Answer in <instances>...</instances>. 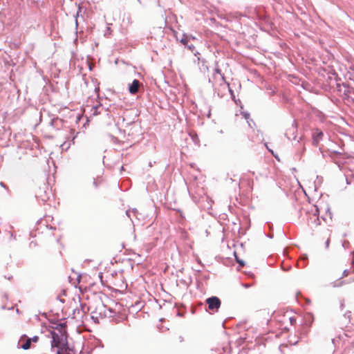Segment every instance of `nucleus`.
<instances>
[{"instance_id":"1a4fd4ad","label":"nucleus","mask_w":354,"mask_h":354,"mask_svg":"<svg viewBox=\"0 0 354 354\" xmlns=\"http://www.w3.org/2000/svg\"><path fill=\"white\" fill-rule=\"evenodd\" d=\"M322 136H323V133L322 131H318L314 134V137L316 139H321Z\"/></svg>"},{"instance_id":"f03ea898","label":"nucleus","mask_w":354,"mask_h":354,"mask_svg":"<svg viewBox=\"0 0 354 354\" xmlns=\"http://www.w3.org/2000/svg\"><path fill=\"white\" fill-rule=\"evenodd\" d=\"M307 213L310 214L309 220L311 221L312 223H314L315 225H320L319 218V209L317 205H310L307 210Z\"/></svg>"},{"instance_id":"2eb2a0df","label":"nucleus","mask_w":354,"mask_h":354,"mask_svg":"<svg viewBox=\"0 0 354 354\" xmlns=\"http://www.w3.org/2000/svg\"><path fill=\"white\" fill-rule=\"evenodd\" d=\"M236 261H237V262H238L240 265L243 266V261H239V260H238V259H236Z\"/></svg>"},{"instance_id":"20e7f679","label":"nucleus","mask_w":354,"mask_h":354,"mask_svg":"<svg viewBox=\"0 0 354 354\" xmlns=\"http://www.w3.org/2000/svg\"><path fill=\"white\" fill-rule=\"evenodd\" d=\"M52 341H51V348L54 347L57 348L58 350H61L62 348H64L65 347H62L61 345L62 338L61 336L57 334L55 331L51 332Z\"/></svg>"},{"instance_id":"9b49d317","label":"nucleus","mask_w":354,"mask_h":354,"mask_svg":"<svg viewBox=\"0 0 354 354\" xmlns=\"http://www.w3.org/2000/svg\"><path fill=\"white\" fill-rule=\"evenodd\" d=\"M187 48H188L190 50H192V51H193V50H194V48H195V47H194V45H188V44H187Z\"/></svg>"},{"instance_id":"39448f33","label":"nucleus","mask_w":354,"mask_h":354,"mask_svg":"<svg viewBox=\"0 0 354 354\" xmlns=\"http://www.w3.org/2000/svg\"><path fill=\"white\" fill-rule=\"evenodd\" d=\"M19 344H20L21 348L24 350L29 349L31 346L30 339L26 335L21 337Z\"/></svg>"},{"instance_id":"6e6552de","label":"nucleus","mask_w":354,"mask_h":354,"mask_svg":"<svg viewBox=\"0 0 354 354\" xmlns=\"http://www.w3.org/2000/svg\"><path fill=\"white\" fill-rule=\"evenodd\" d=\"M56 354H72V351H71L68 347L62 348L61 350H57Z\"/></svg>"},{"instance_id":"9d476101","label":"nucleus","mask_w":354,"mask_h":354,"mask_svg":"<svg viewBox=\"0 0 354 354\" xmlns=\"http://www.w3.org/2000/svg\"><path fill=\"white\" fill-rule=\"evenodd\" d=\"M39 339L38 336H34L30 338L31 343H37L39 341Z\"/></svg>"},{"instance_id":"7ed1b4c3","label":"nucleus","mask_w":354,"mask_h":354,"mask_svg":"<svg viewBox=\"0 0 354 354\" xmlns=\"http://www.w3.org/2000/svg\"><path fill=\"white\" fill-rule=\"evenodd\" d=\"M206 304L208 306V310L212 313L217 312L221 305V301L216 296L211 297L206 299Z\"/></svg>"},{"instance_id":"f8f14e48","label":"nucleus","mask_w":354,"mask_h":354,"mask_svg":"<svg viewBox=\"0 0 354 354\" xmlns=\"http://www.w3.org/2000/svg\"><path fill=\"white\" fill-rule=\"evenodd\" d=\"M58 326L60 327L61 329H63L66 327V324L65 323L60 324L58 325Z\"/></svg>"},{"instance_id":"423d86ee","label":"nucleus","mask_w":354,"mask_h":354,"mask_svg":"<svg viewBox=\"0 0 354 354\" xmlns=\"http://www.w3.org/2000/svg\"><path fill=\"white\" fill-rule=\"evenodd\" d=\"M140 83L138 80H134L129 87V91L131 94H136L138 92Z\"/></svg>"},{"instance_id":"4468645a","label":"nucleus","mask_w":354,"mask_h":354,"mask_svg":"<svg viewBox=\"0 0 354 354\" xmlns=\"http://www.w3.org/2000/svg\"><path fill=\"white\" fill-rule=\"evenodd\" d=\"M329 243H330V238H328L327 240H326V248L328 247Z\"/></svg>"},{"instance_id":"0eeeda50","label":"nucleus","mask_w":354,"mask_h":354,"mask_svg":"<svg viewBox=\"0 0 354 354\" xmlns=\"http://www.w3.org/2000/svg\"><path fill=\"white\" fill-rule=\"evenodd\" d=\"M191 39H194L195 37L192 35H183V37L180 39V42L185 46H187Z\"/></svg>"},{"instance_id":"f257e3e1","label":"nucleus","mask_w":354,"mask_h":354,"mask_svg":"<svg viewBox=\"0 0 354 354\" xmlns=\"http://www.w3.org/2000/svg\"><path fill=\"white\" fill-rule=\"evenodd\" d=\"M241 189H244L247 192H251L254 187L253 179L248 176H243L239 182Z\"/></svg>"},{"instance_id":"ddd939ff","label":"nucleus","mask_w":354,"mask_h":354,"mask_svg":"<svg viewBox=\"0 0 354 354\" xmlns=\"http://www.w3.org/2000/svg\"><path fill=\"white\" fill-rule=\"evenodd\" d=\"M215 73L221 75V71L219 68H216L215 69Z\"/></svg>"},{"instance_id":"dca6fc26","label":"nucleus","mask_w":354,"mask_h":354,"mask_svg":"<svg viewBox=\"0 0 354 354\" xmlns=\"http://www.w3.org/2000/svg\"><path fill=\"white\" fill-rule=\"evenodd\" d=\"M346 95H347L348 97H351V91H350L349 90L347 91Z\"/></svg>"}]
</instances>
